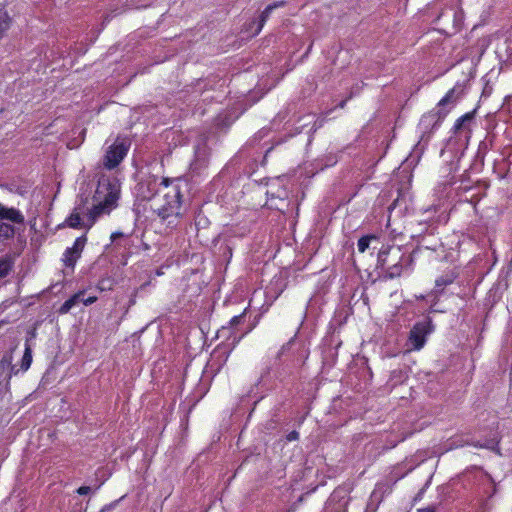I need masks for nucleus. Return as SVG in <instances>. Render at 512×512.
I'll use <instances>...</instances> for the list:
<instances>
[{"instance_id": "ddd939ff", "label": "nucleus", "mask_w": 512, "mask_h": 512, "mask_svg": "<svg viewBox=\"0 0 512 512\" xmlns=\"http://www.w3.org/2000/svg\"><path fill=\"white\" fill-rule=\"evenodd\" d=\"M85 294V290H79L75 294H73L69 299H67L58 309V313L63 315L67 314L74 306H76L79 302H82V297Z\"/></svg>"}, {"instance_id": "a878e982", "label": "nucleus", "mask_w": 512, "mask_h": 512, "mask_svg": "<svg viewBox=\"0 0 512 512\" xmlns=\"http://www.w3.org/2000/svg\"><path fill=\"white\" fill-rule=\"evenodd\" d=\"M298 439H299V433L296 430H293L286 435V440L288 442L296 441Z\"/></svg>"}, {"instance_id": "5701e85b", "label": "nucleus", "mask_w": 512, "mask_h": 512, "mask_svg": "<svg viewBox=\"0 0 512 512\" xmlns=\"http://www.w3.org/2000/svg\"><path fill=\"white\" fill-rule=\"evenodd\" d=\"M454 93H455V90L454 88L450 89L446 94L445 96L438 102V106L439 107H444L445 105H447L448 103L452 102L453 101V96H454Z\"/></svg>"}, {"instance_id": "9d476101", "label": "nucleus", "mask_w": 512, "mask_h": 512, "mask_svg": "<svg viewBox=\"0 0 512 512\" xmlns=\"http://www.w3.org/2000/svg\"><path fill=\"white\" fill-rule=\"evenodd\" d=\"M287 2L285 0L276 1L272 4H269L260 14L258 20H257V26L255 27V32H260L267 19L270 17V14L273 10L276 8L284 7L286 6Z\"/></svg>"}, {"instance_id": "0eeeda50", "label": "nucleus", "mask_w": 512, "mask_h": 512, "mask_svg": "<svg viewBox=\"0 0 512 512\" xmlns=\"http://www.w3.org/2000/svg\"><path fill=\"white\" fill-rule=\"evenodd\" d=\"M87 244V236L83 234L77 237L71 247H67L62 254L61 261L66 268L75 269L77 261L81 258L82 252Z\"/></svg>"}, {"instance_id": "1a4fd4ad", "label": "nucleus", "mask_w": 512, "mask_h": 512, "mask_svg": "<svg viewBox=\"0 0 512 512\" xmlns=\"http://www.w3.org/2000/svg\"><path fill=\"white\" fill-rule=\"evenodd\" d=\"M0 219L9 220L15 224H23L25 218L20 210L14 207H6L0 203Z\"/></svg>"}, {"instance_id": "9b49d317", "label": "nucleus", "mask_w": 512, "mask_h": 512, "mask_svg": "<svg viewBox=\"0 0 512 512\" xmlns=\"http://www.w3.org/2000/svg\"><path fill=\"white\" fill-rule=\"evenodd\" d=\"M81 211L82 208L80 206H77L74 208L73 212L65 219V221L60 224L58 227H69L73 229H79L82 227V219H81Z\"/></svg>"}, {"instance_id": "423d86ee", "label": "nucleus", "mask_w": 512, "mask_h": 512, "mask_svg": "<svg viewBox=\"0 0 512 512\" xmlns=\"http://www.w3.org/2000/svg\"><path fill=\"white\" fill-rule=\"evenodd\" d=\"M448 114L447 111H430L426 114H424L419 122V129L422 133L421 139L422 140H429L431 135L434 133L435 130H437L446 115Z\"/></svg>"}, {"instance_id": "aec40b11", "label": "nucleus", "mask_w": 512, "mask_h": 512, "mask_svg": "<svg viewBox=\"0 0 512 512\" xmlns=\"http://www.w3.org/2000/svg\"><path fill=\"white\" fill-rule=\"evenodd\" d=\"M15 235V229L11 224L2 222L0 223V238L11 239Z\"/></svg>"}, {"instance_id": "b1692460", "label": "nucleus", "mask_w": 512, "mask_h": 512, "mask_svg": "<svg viewBox=\"0 0 512 512\" xmlns=\"http://www.w3.org/2000/svg\"><path fill=\"white\" fill-rule=\"evenodd\" d=\"M98 288L101 291L111 290L112 289V281L110 279H102L98 283Z\"/></svg>"}, {"instance_id": "6ab92c4d", "label": "nucleus", "mask_w": 512, "mask_h": 512, "mask_svg": "<svg viewBox=\"0 0 512 512\" xmlns=\"http://www.w3.org/2000/svg\"><path fill=\"white\" fill-rule=\"evenodd\" d=\"M11 355H4L0 360V380L7 381V372L11 369Z\"/></svg>"}, {"instance_id": "2eb2a0df", "label": "nucleus", "mask_w": 512, "mask_h": 512, "mask_svg": "<svg viewBox=\"0 0 512 512\" xmlns=\"http://www.w3.org/2000/svg\"><path fill=\"white\" fill-rule=\"evenodd\" d=\"M392 492V486L384 483H377L375 489L371 494V498H376L379 502H381L385 496V494H390Z\"/></svg>"}, {"instance_id": "473e14b6", "label": "nucleus", "mask_w": 512, "mask_h": 512, "mask_svg": "<svg viewBox=\"0 0 512 512\" xmlns=\"http://www.w3.org/2000/svg\"><path fill=\"white\" fill-rule=\"evenodd\" d=\"M417 512H436L434 507H426L422 509H418Z\"/></svg>"}, {"instance_id": "f03ea898", "label": "nucleus", "mask_w": 512, "mask_h": 512, "mask_svg": "<svg viewBox=\"0 0 512 512\" xmlns=\"http://www.w3.org/2000/svg\"><path fill=\"white\" fill-rule=\"evenodd\" d=\"M120 191L117 185L109 180L99 182L94 199L97 203L93 204L88 210V229H90L96 220L103 214H109L116 206Z\"/></svg>"}, {"instance_id": "cd10ccee", "label": "nucleus", "mask_w": 512, "mask_h": 512, "mask_svg": "<svg viewBox=\"0 0 512 512\" xmlns=\"http://www.w3.org/2000/svg\"><path fill=\"white\" fill-rule=\"evenodd\" d=\"M91 491V488L89 486H81L76 490V493L79 495H87Z\"/></svg>"}, {"instance_id": "7c9ffc66", "label": "nucleus", "mask_w": 512, "mask_h": 512, "mask_svg": "<svg viewBox=\"0 0 512 512\" xmlns=\"http://www.w3.org/2000/svg\"><path fill=\"white\" fill-rule=\"evenodd\" d=\"M350 98H351V96H350V97H348L347 99H344V100L340 101V102L337 104V106H336V107H337V108H340V109H344V108H345V106H346V104H347V101H348Z\"/></svg>"}, {"instance_id": "f257e3e1", "label": "nucleus", "mask_w": 512, "mask_h": 512, "mask_svg": "<svg viewBox=\"0 0 512 512\" xmlns=\"http://www.w3.org/2000/svg\"><path fill=\"white\" fill-rule=\"evenodd\" d=\"M161 183H163L160 191L162 195H159L155 203L151 204L152 210L164 221L170 217H180L183 200L181 179L163 177Z\"/></svg>"}, {"instance_id": "dca6fc26", "label": "nucleus", "mask_w": 512, "mask_h": 512, "mask_svg": "<svg viewBox=\"0 0 512 512\" xmlns=\"http://www.w3.org/2000/svg\"><path fill=\"white\" fill-rule=\"evenodd\" d=\"M474 117V113L473 112H468V113H465L464 115H462L461 117H459L454 125H453V132L455 134L459 133L460 131H462L463 129L466 128V123L468 122H471L472 119Z\"/></svg>"}, {"instance_id": "4be33fe9", "label": "nucleus", "mask_w": 512, "mask_h": 512, "mask_svg": "<svg viewBox=\"0 0 512 512\" xmlns=\"http://www.w3.org/2000/svg\"><path fill=\"white\" fill-rule=\"evenodd\" d=\"M507 37L505 38V54L507 56V60L512 63V34H505Z\"/></svg>"}, {"instance_id": "f8f14e48", "label": "nucleus", "mask_w": 512, "mask_h": 512, "mask_svg": "<svg viewBox=\"0 0 512 512\" xmlns=\"http://www.w3.org/2000/svg\"><path fill=\"white\" fill-rule=\"evenodd\" d=\"M457 276H458V274L456 272H454L453 270L447 271V272L443 273L442 275H440L435 280L436 292L437 293L442 292L446 286L452 284L456 280Z\"/></svg>"}, {"instance_id": "72a5a7b5", "label": "nucleus", "mask_w": 512, "mask_h": 512, "mask_svg": "<svg viewBox=\"0 0 512 512\" xmlns=\"http://www.w3.org/2000/svg\"><path fill=\"white\" fill-rule=\"evenodd\" d=\"M35 335H36L35 330H33V331L31 332V338H34V337H35Z\"/></svg>"}, {"instance_id": "6e6552de", "label": "nucleus", "mask_w": 512, "mask_h": 512, "mask_svg": "<svg viewBox=\"0 0 512 512\" xmlns=\"http://www.w3.org/2000/svg\"><path fill=\"white\" fill-rule=\"evenodd\" d=\"M432 332L430 320L420 321L413 325L409 332V342L414 350H420L426 343L427 336Z\"/></svg>"}, {"instance_id": "2f4dec72", "label": "nucleus", "mask_w": 512, "mask_h": 512, "mask_svg": "<svg viewBox=\"0 0 512 512\" xmlns=\"http://www.w3.org/2000/svg\"><path fill=\"white\" fill-rule=\"evenodd\" d=\"M122 236H123V233H121V232H114V233L111 234V240L115 241L117 238L122 237Z\"/></svg>"}, {"instance_id": "a211bd4d", "label": "nucleus", "mask_w": 512, "mask_h": 512, "mask_svg": "<svg viewBox=\"0 0 512 512\" xmlns=\"http://www.w3.org/2000/svg\"><path fill=\"white\" fill-rule=\"evenodd\" d=\"M12 23V17L5 9L0 8V32H6L9 30L12 26Z\"/></svg>"}, {"instance_id": "20e7f679", "label": "nucleus", "mask_w": 512, "mask_h": 512, "mask_svg": "<svg viewBox=\"0 0 512 512\" xmlns=\"http://www.w3.org/2000/svg\"><path fill=\"white\" fill-rule=\"evenodd\" d=\"M131 142L128 138L117 137L112 145L108 147L103 157V166L112 170L119 166V164L127 156Z\"/></svg>"}, {"instance_id": "412c9836", "label": "nucleus", "mask_w": 512, "mask_h": 512, "mask_svg": "<svg viewBox=\"0 0 512 512\" xmlns=\"http://www.w3.org/2000/svg\"><path fill=\"white\" fill-rule=\"evenodd\" d=\"M12 270V261L8 258L0 259V279L7 276Z\"/></svg>"}, {"instance_id": "c756f323", "label": "nucleus", "mask_w": 512, "mask_h": 512, "mask_svg": "<svg viewBox=\"0 0 512 512\" xmlns=\"http://www.w3.org/2000/svg\"><path fill=\"white\" fill-rule=\"evenodd\" d=\"M123 497H121L120 499L118 500H115L114 502L110 503L109 505H106L104 506L100 512H106V511H109L111 510L112 508H114L122 499Z\"/></svg>"}, {"instance_id": "c85d7f7f", "label": "nucleus", "mask_w": 512, "mask_h": 512, "mask_svg": "<svg viewBox=\"0 0 512 512\" xmlns=\"http://www.w3.org/2000/svg\"><path fill=\"white\" fill-rule=\"evenodd\" d=\"M18 373V370L16 369V367L11 363V369L8 370L7 372V382H9L12 378L13 375H17Z\"/></svg>"}, {"instance_id": "7ed1b4c3", "label": "nucleus", "mask_w": 512, "mask_h": 512, "mask_svg": "<svg viewBox=\"0 0 512 512\" xmlns=\"http://www.w3.org/2000/svg\"><path fill=\"white\" fill-rule=\"evenodd\" d=\"M404 254L399 246L383 245L378 252V267L385 272V277L394 279L400 277L403 271Z\"/></svg>"}, {"instance_id": "393cba45", "label": "nucleus", "mask_w": 512, "mask_h": 512, "mask_svg": "<svg viewBox=\"0 0 512 512\" xmlns=\"http://www.w3.org/2000/svg\"><path fill=\"white\" fill-rule=\"evenodd\" d=\"M244 315H245V311L239 315H236V316H233L231 319H230V322L229 324L233 327V326H236L238 324H240L242 321H243V318H244Z\"/></svg>"}, {"instance_id": "bb28decb", "label": "nucleus", "mask_w": 512, "mask_h": 512, "mask_svg": "<svg viewBox=\"0 0 512 512\" xmlns=\"http://www.w3.org/2000/svg\"><path fill=\"white\" fill-rule=\"evenodd\" d=\"M97 297L96 296H89L87 298H83L82 297V303L85 305V306H89L93 303H95L97 301Z\"/></svg>"}, {"instance_id": "f3484780", "label": "nucleus", "mask_w": 512, "mask_h": 512, "mask_svg": "<svg viewBox=\"0 0 512 512\" xmlns=\"http://www.w3.org/2000/svg\"><path fill=\"white\" fill-rule=\"evenodd\" d=\"M31 364H32V349L28 343V340H26L24 354H23V357L21 360V370L24 372L27 371L30 368Z\"/></svg>"}, {"instance_id": "4468645a", "label": "nucleus", "mask_w": 512, "mask_h": 512, "mask_svg": "<svg viewBox=\"0 0 512 512\" xmlns=\"http://www.w3.org/2000/svg\"><path fill=\"white\" fill-rule=\"evenodd\" d=\"M374 241H379V236L376 234H367L362 236L357 242L358 251L360 253H364Z\"/></svg>"}, {"instance_id": "39448f33", "label": "nucleus", "mask_w": 512, "mask_h": 512, "mask_svg": "<svg viewBox=\"0 0 512 512\" xmlns=\"http://www.w3.org/2000/svg\"><path fill=\"white\" fill-rule=\"evenodd\" d=\"M162 187L163 183L158 176L148 175L136 185V195L141 201H151L153 204L158 199Z\"/></svg>"}]
</instances>
